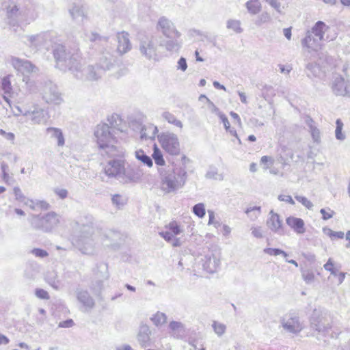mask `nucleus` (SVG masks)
Masks as SVG:
<instances>
[{"mask_svg":"<svg viewBox=\"0 0 350 350\" xmlns=\"http://www.w3.org/2000/svg\"><path fill=\"white\" fill-rule=\"evenodd\" d=\"M56 66L64 71L68 70L79 79L96 81L100 79L103 72L97 66L90 65L83 67V59L78 51L72 52L61 44H55L53 49Z\"/></svg>","mask_w":350,"mask_h":350,"instance_id":"1","label":"nucleus"},{"mask_svg":"<svg viewBox=\"0 0 350 350\" xmlns=\"http://www.w3.org/2000/svg\"><path fill=\"white\" fill-rule=\"evenodd\" d=\"M75 228L78 232V234L74 240L75 247L83 254H93L98 247V228L94 226L92 219H90L87 223L82 221L76 222Z\"/></svg>","mask_w":350,"mask_h":350,"instance_id":"2","label":"nucleus"},{"mask_svg":"<svg viewBox=\"0 0 350 350\" xmlns=\"http://www.w3.org/2000/svg\"><path fill=\"white\" fill-rule=\"evenodd\" d=\"M94 140L100 150L111 157H124L125 149L117 145V139L108 124H98L94 132Z\"/></svg>","mask_w":350,"mask_h":350,"instance_id":"3","label":"nucleus"},{"mask_svg":"<svg viewBox=\"0 0 350 350\" xmlns=\"http://www.w3.org/2000/svg\"><path fill=\"white\" fill-rule=\"evenodd\" d=\"M158 172L161 177V190L166 194L175 193L185 185L187 172L184 166H174L172 170L159 167Z\"/></svg>","mask_w":350,"mask_h":350,"instance_id":"4","label":"nucleus"},{"mask_svg":"<svg viewBox=\"0 0 350 350\" xmlns=\"http://www.w3.org/2000/svg\"><path fill=\"white\" fill-rule=\"evenodd\" d=\"M29 221L33 229L44 232H51L59 223L58 215L55 212H49L44 215H33Z\"/></svg>","mask_w":350,"mask_h":350,"instance_id":"5","label":"nucleus"},{"mask_svg":"<svg viewBox=\"0 0 350 350\" xmlns=\"http://www.w3.org/2000/svg\"><path fill=\"white\" fill-rule=\"evenodd\" d=\"M165 231L159 232L160 237L163 238L167 243H170L172 247L181 246L183 241L180 238L176 237V236L184 232L183 226L176 220H172L165 226Z\"/></svg>","mask_w":350,"mask_h":350,"instance_id":"6","label":"nucleus"},{"mask_svg":"<svg viewBox=\"0 0 350 350\" xmlns=\"http://www.w3.org/2000/svg\"><path fill=\"white\" fill-rule=\"evenodd\" d=\"M161 148L169 154L177 156L180 152L179 139L174 133L163 132L157 136Z\"/></svg>","mask_w":350,"mask_h":350,"instance_id":"7","label":"nucleus"},{"mask_svg":"<svg viewBox=\"0 0 350 350\" xmlns=\"http://www.w3.org/2000/svg\"><path fill=\"white\" fill-rule=\"evenodd\" d=\"M40 94L42 99L47 104L59 105L64 101L57 86L51 81L42 85Z\"/></svg>","mask_w":350,"mask_h":350,"instance_id":"8","label":"nucleus"},{"mask_svg":"<svg viewBox=\"0 0 350 350\" xmlns=\"http://www.w3.org/2000/svg\"><path fill=\"white\" fill-rule=\"evenodd\" d=\"M8 17L13 22L29 23L33 21L36 15L30 10H20L18 8L14 5H10L7 10Z\"/></svg>","mask_w":350,"mask_h":350,"instance_id":"9","label":"nucleus"},{"mask_svg":"<svg viewBox=\"0 0 350 350\" xmlns=\"http://www.w3.org/2000/svg\"><path fill=\"white\" fill-rule=\"evenodd\" d=\"M17 110L16 116L22 114L29 119L33 124H42L46 121V114L44 110L38 105H34L30 109H22L19 106L15 107Z\"/></svg>","mask_w":350,"mask_h":350,"instance_id":"10","label":"nucleus"},{"mask_svg":"<svg viewBox=\"0 0 350 350\" xmlns=\"http://www.w3.org/2000/svg\"><path fill=\"white\" fill-rule=\"evenodd\" d=\"M109 161L103 168V172L109 178H115L121 182L126 160L124 157Z\"/></svg>","mask_w":350,"mask_h":350,"instance_id":"11","label":"nucleus"},{"mask_svg":"<svg viewBox=\"0 0 350 350\" xmlns=\"http://www.w3.org/2000/svg\"><path fill=\"white\" fill-rule=\"evenodd\" d=\"M221 252L217 250H208L201 259L202 267L207 273H215L220 265Z\"/></svg>","mask_w":350,"mask_h":350,"instance_id":"12","label":"nucleus"},{"mask_svg":"<svg viewBox=\"0 0 350 350\" xmlns=\"http://www.w3.org/2000/svg\"><path fill=\"white\" fill-rule=\"evenodd\" d=\"M157 29L167 38L181 36L180 32L176 29L174 23L166 16H161L158 19Z\"/></svg>","mask_w":350,"mask_h":350,"instance_id":"13","label":"nucleus"},{"mask_svg":"<svg viewBox=\"0 0 350 350\" xmlns=\"http://www.w3.org/2000/svg\"><path fill=\"white\" fill-rule=\"evenodd\" d=\"M54 37L51 32H43L36 35L27 36V42L29 47L38 49L41 47L48 49Z\"/></svg>","mask_w":350,"mask_h":350,"instance_id":"14","label":"nucleus"},{"mask_svg":"<svg viewBox=\"0 0 350 350\" xmlns=\"http://www.w3.org/2000/svg\"><path fill=\"white\" fill-rule=\"evenodd\" d=\"M139 49L141 54L147 59L154 62L159 60L157 44L152 38L148 37L142 38L140 40Z\"/></svg>","mask_w":350,"mask_h":350,"instance_id":"15","label":"nucleus"},{"mask_svg":"<svg viewBox=\"0 0 350 350\" xmlns=\"http://www.w3.org/2000/svg\"><path fill=\"white\" fill-rule=\"evenodd\" d=\"M281 325L286 332L294 334H299L304 329L303 323L295 314H288L284 316L281 320Z\"/></svg>","mask_w":350,"mask_h":350,"instance_id":"16","label":"nucleus"},{"mask_svg":"<svg viewBox=\"0 0 350 350\" xmlns=\"http://www.w3.org/2000/svg\"><path fill=\"white\" fill-rule=\"evenodd\" d=\"M143 172L141 167L135 164L124 165L121 180L122 183H138L141 180Z\"/></svg>","mask_w":350,"mask_h":350,"instance_id":"17","label":"nucleus"},{"mask_svg":"<svg viewBox=\"0 0 350 350\" xmlns=\"http://www.w3.org/2000/svg\"><path fill=\"white\" fill-rule=\"evenodd\" d=\"M331 88L337 96H346L350 94V83L339 75L333 77Z\"/></svg>","mask_w":350,"mask_h":350,"instance_id":"18","label":"nucleus"},{"mask_svg":"<svg viewBox=\"0 0 350 350\" xmlns=\"http://www.w3.org/2000/svg\"><path fill=\"white\" fill-rule=\"evenodd\" d=\"M10 63L18 72L23 75H27L37 71L36 67L31 62L12 56Z\"/></svg>","mask_w":350,"mask_h":350,"instance_id":"19","label":"nucleus"},{"mask_svg":"<svg viewBox=\"0 0 350 350\" xmlns=\"http://www.w3.org/2000/svg\"><path fill=\"white\" fill-rule=\"evenodd\" d=\"M311 326L319 332L325 333L330 329L329 323L327 319L323 314L314 310L310 319Z\"/></svg>","mask_w":350,"mask_h":350,"instance_id":"20","label":"nucleus"},{"mask_svg":"<svg viewBox=\"0 0 350 350\" xmlns=\"http://www.w3.org/2000/svg\"><path fill=\"white\" fill-rule=\"evenodd\" d=\"M301 44L306 48L309 52L317 51L321 49L323 42L311 33L309 31L306 36L301 40Z\"/></svg>","mask_w":350,"mask_h":350,"instance_id":"21","label":"nucleus"},{"mask_svg":"<svg viewBox=\"0 0 350 350\" xmlns=\"http://www.w3.org/2000/svg\"><path fill=\"white\" fill-rule=\"evenodd\" d=\"M267 226L271 231L280 235L284 234L282 221L280 219L279 215L274 213L273 211H271L269 213Z\"/></svg>","mask_w":350,"mask_h":350,"instance_id":"22","label":"nucleus"},{"mask_svg":"<svg viewBox=\"0 0 350 350\" xmlns=\"http://www.w3.org/2000/svg\"><path fill=\"white\" fill-rule=\"evenodd\" d=\"M117 38L118 42L117 50L120 54H124L131 49V44L128 33L125 31L118 33Z\"/></svg>","mask_w":350,"mask_h":350,"instance_id":"23","label":"nucleus"},{"mask_svg":"<svg viewBox=\"0 0 350 350\" xmlns=\"http://www.w3.org/2000/svg\"><path fill=\"white\" fill-rule=\"evenodd\" d=\"M69 13L72 20L79 23H82L86 17L85 9L79 3H74L69 9Z\"/></svg>","mask_w":350,"mask_h":350,"instance_id":"24","label":"nucleus"},{"mask_svg":"<svg viewBox=\"0 0 350 350\" xmlns=\"http://www.w3.org/2000/svg\"><path fill=\"white\" fill-rule=\"evenodd\" d=\"M151 331L146 324L141 325L137 336V340L142 347H146L150 344Z\"/></svg>","mask_w":350,"mask_h":350,"instance_id":"25","label":"nucleus"},{"mask_svg":"<svg viewBox=\"0 0 350 350\" xmlns=\"http://www.w3.org/2000/svg\"><path fill=\"white\" fill-rule=\"evenodd\" d=\"M329 29V26H327L324 22L319 21L315 23L309 31L323 42V41L329 38L328 36L325 38V34Z\"/></svg>","mask_w":350,"mask_h":350,"instance_id":"26","label":"nucleus"},{"mask_svg":"<svg viewBox=\"0 0 350 350\" xmlns=\"http://www.w3.org/2000/svg\"><path fill=\"white\" fill-rule=\"evenodd\" d=\"M113 62L114 59L112 55L109 53H103L99 57L96 66L103 72L104 71L111 70L114 67Z\"/></svg>","mask_w":350,"mask_h":350,"instance_id":"27","label":"nucleus"},{"mask_svg":"<svg viewBox=\"0 0 350 350\" xmlns=\"http://www.w3.org/2000/svg\"><path fill=\"white\" fill-rule=\"evenodd\" d=\"M287 225L297 234H302L306 232L305 223L301 218L290 216L286 219Z\"/></svg>","mask_w":350,"mask_h":350,"instance_id":"28","label":"nucleus"},{"mask_svg":"<svg viewBox=\"0 0 350 350\" xmlns=\"http://www.w3.org/2000/svg\"><path fill=\"white\" fill-rule=\"evenodd\" d=\"M161 45L168 52L176 53L180 49L182 42L180 38L171 37L166 41H164Z\"/></svg>","mask_w":350,"mask_h":350,"instance_id":"29","label":"nucleus"},{"mask_svg":"<svg viewBox=\"0 0 350 350\" xmlns=\"http://www.w3.org/2000/svg\"><path fill=\"white\" fill-rule=\"evenodd\" d=\"M77 298L87 308L91 309L94 306V301L87 291L77 289Z\"/></svg>","mask_w":350,"mask_h":350,"instance_id":"30","label":"nucleus"},{"mask_svg":"<svg viewBox=\"0 0 350 350\" xmlns=\"http://www.w3.org/2000/svg\"><path fill=\"white\" fill-rule=\"evenodd\" d=\"M157 126L152 124H147L142 127L140 137L142 139H154L158 133Z\"/></svg>","mask_w":350,"mask_h":350,"instance_id":"31","label":"nucleus"},{"mask_svg":"<svg viewBox=\"0 0 350 350\" xmlns=\"http://www.w3.org/2000/svg\"><path fill=\"white\" fill-rule=\"evenodd\" d=\"M107 121L111 127L120 132H124L126 129L125 122L121 118L120 116L113 113L107 118Z\"/></svg>","mask_w":350,"mask_h":350,"instance_id":"32","label":"nucleus"},{"mask_svg":"<svg viewBox=\"0 0 350 350\" xmlns=\"http://www.w3.org/2000/svg\"><path fill=\"white\" fill-rule=\"evenodd\" d=\"M46 133L50 138L57 140V144L59 147H62L65 144V139L62 130L59 128L49 127L46 129Z\"/></svg>","mask_w":350,"mask_h":350,"instance_id":"33","label":"nucleus"},{"mask_svg":"<svg viewBox=\"0 0 350 350\" xmlns=\"http://www.w3.org/2000/svg\"><path fill=\"white\" fill-rule=\"evenodd\" d=\"M169 328L172 332V335L176 338H181L185 329L183 323L175 321H172L169 323Z\"/></svg>","mask_w":350,"mask_h":350,"instance_id":"34","label":"nucleus"},{"mask_svg":"<svg viewBox=\"0 0 350 350\" xmlns=\"http://www.w3.org/2000/svg\"><path fill=\"white\" fill-rule=\"evenodd\" d=\"M226 28L232 31L234 33L240 34L243 32L241 22L239 20L230 18L226 21Z\"/></svg>","mask_w":350,"mask_h":350,"instance_id":"35","label":"nucleus"},{"mask_svg":"<svg viewBox=\"0 0 350 350\" xmlns=\"http://www.w3.org/2000/svg\"><path fill=\"white\" fill-rule=\"evenodd\" d=\"M135 158L139 161L144 165H146L148 167H151L153 165L152 159L150 157L147 155L145 152L142 150H137L135 152Z\"/></svg>","mask_w":350,"mask_h":350,"instance_id":"36","label":"nucleus"},{"mask_svg":"<svg viewBox=\"0 0 350 350\" xmlns=\"http://www.w3.org/2000/svg\"><path fill=\"white\" fill-rule=\"evenodd\" d=\"M248 12L252 15L258 14L261 10V3L259 0H249L245 3Z\"/></svg>","mask_w":350,"mask_h":350,"instance_id":"37","label":"nucleus"},{"mask_svg":"<svg viewBox=\"0 0 350 350\" xmlns=\"http://www.w3.org/2000/svg\"><path fill=\"white\" fill-rule=\"evenodd\" d=\"M162 118L169 124L181 129L183 127V122L178 120L176 116L169 111H165L162 113Z\"/></svg>","mask_w":350,"mask_h":350,"instance_id":"38","label":"nucleus"},{"mask_svg":"<svg viewBox=\"0 0 350 350\" xmlns=\"http://www.w3.org/2000/svg\"><path fill=\"white\" fill-rule=\"evenodd\" d=\"M261 95L265 100L270 102L275 96V91L273 86L270 85H265L261 89Z\"/></svg>","mask_w":350,"mask_h":350,"instance_id":"39","label":"nucleus"},{"mask_svg":"<svg viewBox=\"0 0 350 350\" xmlns=\"http://www.w3.org/2000/svg\"><path fill=\"white\" fill-rule=\"evenodd\" d=\"M12 77V75H8L1 79V88L5 94H10L12 90V86L11 84V79Z\"/></svg>","mask_w":350,"mask_h":350,"instance_id":"40","label":"nucleus"},{"mask_svg":"<svg viewBox=\"0 0 350 350\" xmlns=\"http://www.w3.org/2000/svg\"><path fill=\"white\" fill-rule=\"evenodd\" d=\"M152 157L155 163L160 166V167H163L165 165V161L163 159V154L156 144L154 145Z\"/></svg>","mask_w":350,"mask_h":350,"instance_id":"41","label":"nucleus"},{"mask_svg":"<svg viewBox=\"0 0 350 350\" xmlns=\"http://www.w3.org/2000/svg\"><path fill=\"white\" fill-rule=\"evenodd\" d=\"M271 21V17L270 14L267 12H264L255 18L254 23L256 27H261L262 25L269 23Z\"/></svg>","mask_w":350,"mask_h":350,"instance_id":"42","label":"nucleus"},{"mask_svg":"<svg viewBox=\"0 0 350 350\" xmlns=\"http://www.w3.org/2000/svg\"><path fill=\"white\" fill-rule=\"evenodd\" d=\"M153 324L156 326L164 325L167 321V316L165 313L157 312L150 318Z\"/></svg>","mask_w":350,"mask_h":350,"instance_id":"43","label":"nucleus"},{"mask_svg":"<svg viewBox=\"0 0 350 350\" xmlns=\"http://www.w3.org/2000/svg\"><path fill=\"white\" fill-rule=\"evenodd\" d=\"M310 132L314 142L319 143L321 141V132L319 129L313 124V120H310L308 122Z\"/></svg>","mask_w":350,"mask_h":350,"instance_id":"44","label":"nucleus"},{"mask_svg":"<svg viewBox=\"0 0 350 350\" xmlns=\"http://www.w3.org/2000/svg\"><path fill=\"white\" fill-rule=\"evenodd\" d=\"M245 212L252 221H255L260 215L261 208L254 206L247 208Z\"/></svg>","mask_w":350,"mask_h":350,"instance_id":"45","label":"nucleus"},{"mask_svg":"<svg viewBox=\"0 0 350 350\" xmlns=\"http://www.w3.org/2000/svg\"><path fill=\"white\" fill-rule=\"evenodd\" d=\"M98 230H99V233L97 234L98 237H99L98 242V247L100 245H103V246H105V247L110 245L111 241L109 239L108 234L105 232H103V230L101 229L98 228Z\"/></svg>","mask_w":350,"mask_h":350,"instance_id":"46","label":"nucleus"},{"mask_svg":"<svg viewBox=\"0 0 350 350\" xmlns=\"http://www.w3.org/2000/svg\"><path fill=\"white\" fill-rule=\"evenodd\" d=\"M301 276L306 284H311L315 280V275L314 272L310 269H302Z\"/></svg>","mask_w":350,"mask_h":350,"instance_id":"47","label":"nucleus"},{"mask_svg":"<svg viewBox=\"0 0 350 350\" xmlns=\"http://www.w3.org/2000/svg\"><path fill=\"white\" fill-rule=\"evenodd\" d=\"M307 69L310 71V73H308V76H310L312 75L316 77H320L321 75V70L320 67L316 64L310 63L306 66Z\"/></svg>","mask_w":350,"mask_h":350,"instance_id":"48","label":"nucleus"},{"mask_svg":"<svg viewBox=\"0 0 350 350\" xmlns=\"http://www.w3.org/2000/svg\"><path fill=\"white\" fill-rule=\"evenodd\" d=\"M212 327L215 332V333L218 336H221L226 332V326L221 323L214 321L212 324Z\"/></svg>","mask_w":350,"mask_h":350,"instance_id":"49","label":"nucleus"},{"mask_svg":"<svg viewBox=\"0 0 350 350\" xmlns=\"http://www.w3.org/2000/svg\"><path fill=\"white\" fill-rule=\"evenodd\" d=\"M336 128L335 131L336 138L338 140H344L345 135L342 133L343 128V123L340 119H337L336 121Z\"/></svg>","mask_w":350,"mask_h":350,"instance_id":"50","label":"nucleus"},{"mask_svg":"<svg viewBox=\"0 0 350 350\" xmlns=\"http://www.w3.org/2000/svg\"><path fill=\"white\" fill-rule=\"evenodd\" d=\"M193 213L199 218H203L206 214L205 206L203 203H198L193 207Z\"/></svg>","mask_w":350,"mask_h":350,"instance_id":"51","label":"nucleus"},{"mask_svg":"<svg viewBox=\"0 0 350 350\" xmlns=\"http://www.w3.org/2000/svg\"><path fill=\"white\" fill-rule=\"evenodd\" d=\"M263 252L270 256L282 255L284 258L288 256L286 252L278 248L267 247L265 248Z\"/></svg>","mask_w":350,"mask_h":350,"instance_id":"52","label":"nucleus"},{"mask_svg":"<svg viewBox=\"0 0 350 350\" xmlns=\"http://www.w3.org/2000/svg\"><path fill=\"white\" fill-rule=\"evenodd\" d=\"M111 200L113 204L119 208L122 207L126 202L125 198L119 194L113 195L112 196Z\"/></svg>","mask_w":350,"mask_h":350,"instance_id":"53","label":"nucleus"},{"mask_svg":"<svg viewBox=\"0 0 350 350\" xmlns=\"http://www.w3.org/2000/svg\"><path fill=\"white\" fill-rule=\"evenodd\" d=\"M295 198L308 209L310 210L312 208L313 204L307 198L297 195L295 196Z\"/></svg>","mask_w":350,"mask_h":350,"instance_id":"54","label":"nucleus"},{"mask_svg":"<svg viewBox=\"0 0 350 350\" xmlns=\"http://www.w3.org/2000/svg\"><path fill=\"white\" fill-rule=\"evenodd\" d=\"M206 177L208 178H212L215 180H221L224 178L222 174H218L217 170L215 168L211 169L207 172Z\"/></svg>","mask_w":350,"mask_h":350,"instance_id":"55","label":"nucleus"},{"mask_svg":"<svg viewBox=\"0 0 350 350\" xmlns=\"http://www.w3.org/2000/svg\"><path fill=\"white\" fill-rule=\"evenodd\" d=\"M334 261L332 258H329L327 262L323 265L324 269L329 271L330 273L333 275H336L338 273V271L334 267Z\"/></svg>","mask_w":350,"mask_h":350,"instance_id":"56","label":"nucleus"},{"mask_svg":"<svg viewBox=\"0 0 350 350\" xmlns=\"http://www.w3.org/2000/svg\"><path fill=\"white\" fill-rule=\"evenodd\" d=\"M252 234L257 239H262L264 237L263 230L260 226H252L251 227Z\"/></svg>","mask_w":350,"mask_h":350,"instance_id":"57","label":"nucleus"},{"mask_svg":"<svg viewBox=\"0 0 350 350\" xmlns=\"http://www.w3.org/2000/svg\"><path fill=\"white\" fill-rule=\"evenodd\" d=\"M320 213L322 215V218L323 220H327L329 219L332 218L335 214V212L331 210L329 208H328L327 209L321 208L320 210Z\"/></svg>","mask_w":350,"mask_h":350,"instance_id":"58","label":"nucleus"},{"mask_svg":"<svg viewBox=\"0 0 350 350\" xmlns=\"http://www.w3.org/2000/svg\"><path fill=\"white\" fill-rule=\"evenodd\" d=\"M23 81L26 82L27 89L30 94H33L36 92V87L33 81H30L25 77L23 78Z\"/></svg>","mask_w":350,"mask_h":350,"instance_id":"59","label":"nucleus"},{"mask_svg":"<svg viewBox=\"0 0 350 350\" xmlns=\"http://www.w3.org/2000/svg\"><path fill=\"white\" fill-rule=\"evenodd\" d=\"M35 294L37 297L42 299H49L50 298L48 292L42 288L36 289Z\"/></svg>","mask_w":350,"mask_h":350,"instance_id":"60","label":"nucleus"},{"mask_svg":"<svg viewBox=\"0 0 350 350\" xmlns=\"http://www.w3.org/2000/svg\"><path fill=\"white\" fill-rule=\"evenodd\" d=\"M0 135H2L5 139L14 144L15 135L13 133L6 132L3 129H0Z\"/></svg>","mask_w":350,"mask_h":350,"instance_id":"61","label":"nucleus"},{"mask_svg":"<svg viewBox=\"0 0 350 350\" xmlns=\"http://www.w3.org/2000/svg\"><path fill=\"white\" fill-rule=\"evenodd\" d=\"M14 194L15 196L16 200L23 202L25 200V196L22 193L21 189L18 187H15L13 189Z\"/></svg>","mask_w":350,"mask_h":350,"instance_id":"62","label":"nucleus"},{"mask_svg":"<svg viewBox=\"0 0 350 350\" xmlns=\"http://www.w3.org/2000/svg\"><path fill=\"white\" fill-rule=\"evenodd\" d=\"M177 70L185 72L187 68V64L185 57H180L178 61Z\"/></svg>","mask_w":350,"mask_h":350,"instance_id":"63","label":"nucleus"},{"mask_svg":"<svg viewBox=\"0 0 350 350\" xmlns=\"http://www.w3.org/2000/svg\"><path fill=\"white\" fill-rule=\"evenodd\" d=\"M50 208L49 204L45 200L36 201V210H48Z\"/></svg>","mask_w":350,"mask_h":350,"instance_id":"64","label":"nucleus"}]
</instances>
